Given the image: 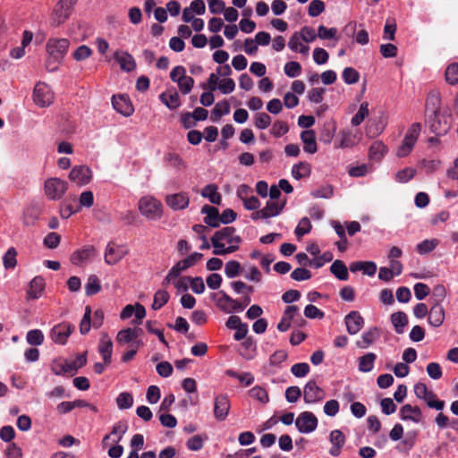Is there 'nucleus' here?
Here are the masks:
<instances>
[{"instance_id":"nucleus-1","label":"nucleus","mask_w":458,"mask_h":458,"mask_svg":"<svg viewBox=\"0 0 458 458\" xmlns=\"http://www.w3.org/2000/svg\"><path fill=\"white\" fill-rule=\"evenodd\" d=\"M440 105L441 98L439 92H429L426 99V112L428 116L430 130L437 135L445 134L450 128L446 121L443 123L440 121Z\"/></svg>"},{"instance_id":"nucleus-59","label":"nucleus","mask_w":458,"mask_h":458,"mask_svg":"<svg viewBox=\"0 0 458 458\" xmlns=\"http://www.w3.org/2000/svg\"><path fill=\"white\" fill-rule=\"evenodd\" d=\"M342 76L343 80L346 84H354L358 82L360 79L359 72L352 67L345 68L343 72Z\"/></svg>"},{"instance_id":"nucleus-58","label":"nucleus","mask_w":458,"mask_h":458,"mask_svg":"<svg viewBox=\"0 0 458 458\" xmlns=\"http://www.w3.org/2000/svg\"><path fill=\"white\" fill-rule=\"evenodd\" d=\"M242 270L241 264L236 260H230L225 264V273L227 277L233 278L237 276Z\"/></svg>"},{"instance_id":"nucleus-15","label":"nucleus","mask_w":458,"mask_h":458,"mask_svg":"<svg viewBox=\"0 0 458 458\" xmlns=\"http://www.w3.org/2000/svg\"><path fill=\"white\" fill-rule=\"evenodd\" d=\"M344 322L350 335L357 334L364 326V319L358 311H351L345 316Z\"/></svg>"},{"instance_id":"nucleus-48","label":"nucleus","mask_w":458,"mask_h":458,"mask_svg":"<svg viewBox=\"0 0 458 458\" xmlns=\"http://www.w3.org/2000/svg\"><path fill=\"white\" fill-rule=\"evenodd\" d=\"M372 170V165L368 164H361L348 168V174L352 177H362L368 174Z\"/></svg>"},{"instance_id":"nucleus-49","label":"nucleus","mask_w":458,"mask_h":458,"mask_svg":"<svg viewBox=\"0 0 458 458\" xmlns=\"http://www.w3.org/2000/svg\"><path fill=\"white\" fill-rule=\"evenodd\" d=\"M17 251L13 247L8 249L3 257V263L6 269L14 268L17 265Z\"/></svg>"},{"instance_id":"nucleus-2","label":"nucleus","mask_w":458,"mask_h":458,"mask_svg":"<svg viewBox=\"0 0 458 458\" xmlns=\"http://www.w3.org/2000/svg\"><path fill=\"white\" fill-rule=\"evenodd\" d=\"M70 46L67 38H50L46 44L47 58L46 69L48 72H55L62 64Z\"/></svg>"},{"instance_id":"nucleus-19","label":"nucleus","mask_w":458,"mask_h":458,"mask_svg":"<svg viewBox=\"0 0 458 458\" xmlns=\"http://www.w3.org/2000/svg\"><path fill=\"white\" fill-rule=\"evenodd\" d=\"M114 108L124 116H130L133 112L132 105L128 98L124 96H114L112 98Z\"/></svg>"},{"instance_id":"nucleus-23","label":"nucleus","mask_w":458,"mask_h":458,"mask_svg":"<svg viewBox=\"0 0 458 458\" xmlns=\"http://www.w3.org/2000/svg\"><path fill=\"white\" fill-rule=\"evenodd\" d=\"M428 323L435 327H440L445 320V310L439 303L434 304L429 312L428 318Z\"/></svg>"},{"instance_id":"nucleus-47","label":"nucleus","mask_w":458,"mask_h":458,"mask_svg":"<svg viewBox=\"0 0 458 458\" xmlns=\"http://www.w3.org/2000/svg\"><path fill=\"white\" fill-rule=\"evenodd\" d=\"M369 115V104L367 102L361 103L358 112L352 118L351 123L352 126L360 125L365 118Z\"/></svg>"},{"instance_id":"nucleus-31","label":"nucleus","mask_w":458,"mask_h":458,"mask_svg":"<svg viewBox=\"0 0 458 458\" xmlns=\"http://www.w3.org/2000/svg\"><path fill=\"white\" fill-rule=\"evenodd\" d=\"M330 271L339 280L346 281L349 277L347 267L342 260H335L330 267Z\"/></svg>"},{"instance_id":"nucleus-36","label":"nucleus","mask_w":458,"mask_h":458,"mask_svg":"<svg viewBox=\"0 0 458 458\" xmlns=\"http://www.w3.org/2000/svg\"><path fill=\"white\" fill-rule=\"evenodd\" d=\"M377 356L373 352H369L359 358V369L362 372H369L374 368V362Z\"/></svg>"},{"instance_id":"nucleus-29","label":"nucleus","mask_w":458,"mask_h":458,"mask_svg":"<svg viewBox=\"0 0 458 458\" xmlns=\"http://www.w3.org/2000/svg\"><path fill=\"white\" fill-rule=\"evenodd\" d=\"M387 152V147L379 140L371 144L369 149V157L374 161H380Z\"/></svg>"},{"instance_id":"nucleus-43","label":"nucleus","mask_w":458,"mask_h":458,"mask_svg":"<svg viewBox=\"0 0 458 458\" xmlns=\"http://www.w3.org/2000/svg\"><path fill=\"white\" fill-rule=\"evenodd\" d=\"M429 408L436 409L437 411H442L445 407V402L442 400H437V394L428 390L425 397L423 399Z\"/></svg>"},{"instance_id":"nucleus-24","label":"nucleus","mask_w":458,"mask_h":458,"mask_svg":"<svg viewBox=\"0 0 458 458\" xmlns=\"http://www.w3.org/2000/svg\"><path fill=\"white\" fill-rule=\"evenodd\" d=\"M159 98L171 110L178 108L181 105L179 94L174 89L163 92Z\"/></svg>"},{"instance_id":"nucleus-60","label":"nucleus","mask_w":458,"mask_h":458,"mask_svg":"<svg viewBox=\"0 0 458 458\" xmlns=\"http://www.w3.org/2000/svg\"><path fill=\"white\" fill-rule=\"evenodd\" d=\"M325 11V4L321 0H312L310 3L308 13L310 17H317Z\"/></svg>"},{"instance_id":"nucleus-25","label":"nucleus","mask_w":458,"mask_h":458,"mask_svg":"<svg viewBox=\"0 0 458 458\" xmlns=\"http://www.w3.org/2000/svg\"><path fill=\"white\" fill-rule=\"evenodd\" d=\"M114 58L120 64L122 70L131 72L136 68V63L133 56L127 52H115Z\"/></svg>"},{"instance_id":"nucleus-40","label":"nucleus","mask_w":458,"mask_h":458,"mask_svg":"<svg viewBox=\"0 0 458 458\" xmlns=\"http://www.w3.org/2000/svg\"><path fill=\"white\" fill-rule=\"evenodd\" d=\"M128 425L126 422L119 421L115 423L111 430V435L114 437L112 438V442L118 444L123 439V437L126 433Z\"/></svg>"},{"instance_id":"nucleus-33","label":"nucleus","mask_w":458,"mask_h":458,"mask_svg":"<svg viewBox=\"0 0 458 458\" xmlns=\"http://www.w3.org/2000/svg\"><path fill=\"white\" fill-rule=\"evenodd\" d=\"M391 321L394 327L395 332L397 334H403L404 327L408 324V317L404 312L398 311L391 315Z\"/></svg>"},{"instance_id":"nucleus-51","label":"nucleus","mask_w":458,"mask_h":458,"mask_svg":"<svg viewBox=\"0 0 458 458\" xmlns=\"http://www.w3.org/2000/svg\"><path fill=\"white\" fill-rule=\"evenodd\" d=\"M213 254L216 256H224L229 253H233L239 249L238 245H229L225 247V242L216 241V244L213 245Z\"/></svg>"},{"instance_id":"nucleus-63","label":"nucleus","mask_w":458,"mask_h":458,"mask_svg":"<svg viewBox=\"0 0 458 458\" xmlns=\"http://www.w3.org/2000/svg\"><path fill=\"white\" fill-rule=\"evenodd\" d=\"M310 370V365L306 362L293 364L291 368V372L296 377H303L309 374Z\"/></svg>"},{"instance_id":"nucleus-12","label":"nucleus","mask_w":458,"mask_h":458,"mask_svg":"<svg viewBox=\"0 0 458 458\" xmlns=\"http://www.w3.org/2000/svg\"><path fill=\"white\" fill-rule=\"evenodd\" d=\"M91 178L92 172L87 165H75L69 174L70 181L79 186L88 184L91 181Z\"/></svg>"},{"instance_id":"nucleus-13","label":"nucleus","mask_w":458,"mask_h":458,"mask_svg":"<svg viewBox=\"0 0 458 458\" xmlns=\"http://www.w3.org/2000/svg\"><path fill=\"white\" fill-rule=\"evenodd\" d=\"M220 298L217 300V306L224 311L229 313L233 311H242L245 309V305H242L240 301L230 297L224 291H220Z\"/></svg>"},{"instance_id":"nucleus-14","label":"nucleus","mask_w":458,"mask_h":458,"mask_svg":"<svg viewBox=\"0 0 458 458\" xmlns=\"http://www.w3.org/2000/svg\"><path fill=\"white\" fill-rule=\"evenodd\" d=\"M97 255V250L92 245L83 246L81 249L75 250L71 256V262L73 265L80 266L85 262L91 260Z\"/></svg>"},{"instance_id":"nucleus-16","label":"nucleus","mask_w":458,"mask_h":458,"mask_svg":"<svg viewBox=\"0 0 458 458\" xmlns=\"http://www.w3.org/2000/svg\"><path fill=\"white\" fill-rule=\"evenodd\" d=\"M190 198L185 192H179L165 197V203L174 210L184 209L189 206Z\"/></svg>"},{"instance_id":"nucleus-10","label":"nucleus","mask_w":458,"mask_h":458,"mask_svg":"<svg viewBox=\"0 0 458 458\" xmlns=\"http://www.w3.org/2000/svg\"><path fill=\"white\" fill-rule=\"evenodd\" d=\"M231 403L225 394H217L214 399V417L219 421H224L230 411Z\"/></svg>"},{"instance_id":"nucleus-17","label":"nucleus","mask_w":458,"mask_h":458,"mask_svg":"<svg viewBox=\"0 0 458 458\" xmlns=\"http://www.w3.org/2000/svg\"><path fill=\"white\" fill-rule=\"evenodd\" d=\"M98 352L101 354L105 364L109 365L112 360L113 342L106 335H103L98 344Z\"/></svg>"},{"instance_id":"nucleus-37","label":"nucleus","mask_w":458,"mask_h":458,"mask_svg":"<svg viewBox=\"0 0 458 458\" xmlns=\"http://www.w3.org/2000/svg\"><path fill=\"white\" fill-rule=\"evenodd\" d=\"M51 370L55 375L71 374L69 362L62 359H55L51 363Z\"/></svg>"},{"instance_id":"nucleus-38","label":"nucleus","mask_w":458,"mask_h":458,"mask_svg":"<svg viewBox=\"0 0 458 458\" xmlns=\"http://www.w3.org/2000/svg\"><path fill=\"white\" fill-rule=\"evenodd\" d=\"M336 130V123L335 122H327L324 123L320 132V140L326 143L331 142Z\"/></svg>"},{"instance_id":"nucleus-44","label":"nucleus","mask_w":458,"mask_h":458,"mask_svg":"<svg viewBox=\"0 0 458 458\" xmlns=\"http://www.w3.org/2000/svg\"><path fill=\"white\" fill-rule=\"evenodd\" d=\"M445 77L450 85L458 84V63H452L446 67Z\"/></svg>"},{"instance_id":"nucleus-4","label":"nucleus","mask_w":458,"mask_h":458,"mask_svg":"<svg viewBox=\"0 0 458 458\" xmlns=\"http://www.w3.org/2000/svg\"><path fill=\"white\" fill-rule=\"evenodd\" d=\"M32 99L34 104L40 107H47L55 100V93L48 84L44 81H38L32 91Z\"/></svg>"},{"instance_id":"nucleus-54","label":"nucleus","mask_w":458,"mask_h":458,"mask_svg":"<svg viewBox=\"0 0 458 458\" xmlns=\"http://www.w3.org/2000/svg\"><path fill=\"white\" fill-rule=\"evenodd\" d=\"M91 325V308L89 306H86L83 318L80 323L81 334L86 335L89 331Z\"/></svg>"},{"instance_id":"nucleus-57","label":"nucleus","mask_w":458,"mask_h":458,"mask_svg":"<svg viewBox=\"0 0 458 458\" xmlns=\"http://www.w3.org/2000/svg\"><path fill=\"white\" fill-rule=\"evenodd\" d=\"M116 341L120 344H125L129 343L133 344L137 340L134 338L132 331H131V327H127L118 332L116 335Z\"/></svg>"},{"instance_id":"nucleus-11","label":"nucleus","mask_w":458,"mask_h":458,"mask_svg":"<svg viewBox=\"0 0 458 458\" xmlns=\"http://www.w3.org/2000/svg\"><path fill=\"white\" fill-rule=\"evenodd\" d=\"M216 241L221 242H226L230 245H238L242 242L240 236L235 235V228L232 226H226L221 230L216 231L211 237L212 245L216 244Z\"/></svg>"},{"instance_id":"nucleus-26","label":"nucleus","mask_w":458,"mask_h":458,"mask_svg":"<svg viewBox=\"0 0 458 458\" xmlns=\"http://www.w3.org/2000/svg\"><path fill=\"white\" fill-rule=\"evenodd\" d=\"M45 280L42 276H35L30 283L27 292L28 299H38L45 289Z\"/></svg>"},{"instance_id":"nucleus-3","label":"nucleus","mask_w":458,"mask_h":458,"mask_svg":"<svg viewBox=\"0 0 458 458\" xmlns=\"http://www.w3.org/2000/svg\"><path fill=\"white\" fill-rule=\"evenodd\" d=\"M139 210L142 216L150 220H158L163 216L162 203L150 196H145L140 199Z\"/></svg>"},{"instance_id":"nucleus-56","label":"nucleus","mask_w":458,"mask_h":458,"mask_svg":"<svg viewBox=\"0 0 458 458\" xmlns=\"http://www.w3.org/2000/svg\"><path fill=\"white\" fill-rule=\"evenodd\" d=\"M26 340L31 345H41L44 342V335L39 329L30 330L27 333Z\"/></svg>"},{"instance_id":"nucleus-55","label":"nucleus","mask_w":458,"mask_h":458,"mask_svg":"<svg viewBox=\"0 0 458 458\" xmlns=\"http://www.w3.org/2000/svg\"><path fill=\"white\" fill-rule=\"evenodd\" d=\"M420 131H421L420 123H412L410 126V128L408 129V131L404 136V140H406L409 142L415 145V143L420 136Z\"/></svg>"},{"instance_id":"nucleus-35","label":"nucleus","mask_w":458,"mask_h":458,"mask_svg":"<svg viewBox=\"0 0 458 458\" xmlns=\"http://www.w3.org/2000/svg\"><path fill=\"white\" fill-rule=\"evenodd\" d=\"M378 337V329L377 327H372L362 334L361 340L358 342L357 344L359 347L365 349L371 345Z\"/></svg>"},{"instance_id":"nucleus-50","label":"nucleus","mask_w":458,"mask_h":458,"mask_svg":"<svg viewBox=\"0 0 458 458\" xmlns=\"http://www.w3.org/2000/svg\"><path fill=\"white\" fill-rule=\"evenodd\" d=\"M101 290L100 283L97 276H90L85 285L86 294L90 296L98 293Z\"/></svg>"},{"instance_id":"nucleus-8","label":"nucleus","mask_w":458,"mask_h":458,"mask_svg":"<svg viewBox=\"0 0 458 458\" xmlns=\"http://www.w3.org/2000/svg\"><path fill=\"white\" fill-rule=\"evenodd\" d=\"M325 396V390L318 386L315 380H309L304 386L303 400L306 403H318L322 401Z\"/></svg>"},{"instance_id":"nucleus-20","label":"nucleus","mask_w":458,"mask_h":458,"mask_svg":"<svg viewBox=\"0 0 458 458\" xmlns=\"http://www.w3.org/2000/svg\"><path fill=\"white\" fill-rule=\"evenodd\" d=\"M339 142H335V148H352L360 141V137L357 133L351 131L350 130H343L340 132Z\"/></svg>"},{"instance_id":"nucleus-62","label":"nucleus","mask_w":458,"mask_h":458,"mask_svg":"<svg viewBox=\"0 0 458 458\" xmlns=\"http://www.w3.org/2000/svg\"><path fill=\"white\" fill-rule=\"evenodd\" d=\"M165 160L169 165L178 169L184 168L186 166L183 159L176 153H168L165 157Z\"/></svg>"},{"instance_id":"nucleus-34","label":"nucleus","mask_w":458,"mask_h":458,"mask_svg":"<svg viewBox=\"0 0 458 458\" xmlns=\"http://www.w3.org/2000/svg\"><path fill=\"white\" fill-rule=\"evenodd\" d=\"M201 195L204 198H208V200L216 205H220L222 201L221 194L217 191V186L215 184H208L201 191Z\"/></svg>"},{"instance_id":"nucleus-22","label":"nucleus","mask_w":458,"mask_h":458,"mask_svg":"<svg viewBox=\"0 0 458 458\" xmlns=\"http://www.w3.org/2000/svg\"><path fill=\"white\" fill-rule=\"evenodd\" d=\"M330 442L333 446L329 450V454L332 456H338L341 454V450L345 443L344 435L341 430L335 429L330 433Z\"/></svg>"},{"instance_id":"nucleus-5","label":"nucleus","mask_w":458,"mask_h":458,"mask_svg":"<svg viewBox=\"0 0 458 458\" xmlns=\"http://www.w3.org/2000/svg\"><path fill=\"white\" fill-rule=\"evenodd\" d=\"M77 0H59L53 8L51 25L58 27L69 19Z\"/></svg>"},{"instance_id":"nucleus-52","label":"nucleus","mask_w":458,"mask_h":458,"mask_svg":"<svg viewBox=\"0 0 458 458\" xmlns=\"http://www.w3.org/2000/svg\"><path fill=\"white\" fill-rule=\"evenodd\" d=\"M176 83L178 85L179 90L182 94L186 95V94L190 93L191 90L192 89L193 85H194V80L191 77L187 76L185 74V75H183V77L179 78L177 80Z\"/></svg>"},{"instance_id":"nucleus-27","label":"nucleus","mask_w":458,"mask_h":458,"mask_svg":"<svg viewBox=\"0 0 458 458\" xmlns=\"http://www.w3.org/2000/svg\"><path fill=\"white\" fill-rule=\"evenodd\" d=\"M201 212L206 214L204 222L212 227H218L220 224V215L218 209L215 207L205 205L203 206Z\"/></svg>"},{"instance_id":"nucleus-7","label":"nucleus","mask_w":458,"mask_h":458,"mask_svg":"<svg viewBox=\"0 0 458 458\" xmlns=\"http://www.w3.org/2000/svg\"><path fill=\"white\" fill-rule=\"evenodd\" d=\"M74 330L75 327L72 323L64 321L53 327L50 338L55 344L64 345Z\"/></svg>"},{"instance_id":"nucleus-28","label":"nucleus","mask_w":458,"mask_h":458,"mask_svg":"<svg viewBox=\"0 0 458 458\" xmlns=\"http://www.w3.org/2000/svg\"><path fill=\"white\" fill-rule=\"evenodd\" d=\"M123 252L113 242H109L105 252V261L108 265L116 264L123 257Z\"/></svg>"},{"instance_id":"nucleus-6","label":"nucleus","mask_w":458,"mask_h":458,"mask_svg":"<svg viewBox=\"0 0 458 458\" xmlns=\"http://www.w3.org/2000/svg\"><path fill=\"white\" fill-rule=\"evenodd\" d=\"M68 190V182L57 177L48 178L45 181L44 191L47 199H61Z\"/></svg>"},{"instance_id":"nucleus-41","label":"nucleus","mask_w":458,"mask_h":458,"mask_svg":"<svg viewBox=\"0 0 458 458\" xmlns=\"http://www.w3.org/2000/svg\"><path fill=\"white\" fill-rule=\"evenodd\" d=\"M170 295L165 290H158L154 295L152 309L157 310L165 305L169 301Z\"/></svg>"},{"instance_id":"nucleus-64","label":"nucleus","mask_w":458,"mask_h":458,"mask_svg":"<svg viewBox=\"0 0 458 458\" xmlns=\"http://www.w3.org/2000/svg\"><path fill=\"white\" fill-rule=\"evenodd\" d=\"M311 224L309 218L303 217L295 228V234L298 238L309 233L311 230Z\"/></svg>"},{"instance_id":"nucleus-45","label":"nucleus","mask_w":458,"mask_h":458,"mask_svg":"<svg viewBox=\"0 0 458 458\" xmlns=\"http://www.w3.org/2000/svg\"><path fill=\"white\" fill-rule=\"evenodd\" d=\"M288 352L284 350H277L269 357V366L274 368H280L282 363L286 360Z\"/></svg>"},{"instance_id":"nucleus-46","label":"nucleus","mask_w":458,"mask_h":458,"mask_svg":"<svg viewBox=\"0 0 458 458\" xmlns=\"http://www.w3.org/2000/svg\"><path fill=\"white\" fill-rule=\"evenodd\" d=\"M249 394L251 398L260 402L261 403H267L269 401L267 390L259 386L252 387L249 391Z\"/></svg>"},{"instance_id":"nucleus-32","label":"nucleus","mask_w":458,"mask_h":458,"mask_svg":"<svg viewBox=\"0 0 458 458\" xmlns=\"http://www.w3.org/2000/svg\"><path fill=\"white\" fill-rule=\"evenodd\" d=\"M310 173L311 165L308 162H299L294 165L292 169V174L297 180L309 177Z\"/></svg>"},{"instance_id":"nucleus-61","label":"nucleus","mask_w":458,"mask_h":458,"mask_svg":"<svg viewBox=\"0 0 458 458\" xmlns=\"http://www.w3.org/2000/svg\"><path fill=\"white\" fill-rule=\"evenodd\" d=\"M284 72L288 77L295 78L301 74V66L298 62H288L284 65Z\"/></svg>"},{"instance_id":"nucleus-42","label":"nucleus","mask_w":458,"mask_h":458,"mask_svg":"<svg viewBox=\"0 0 458 458\" xmlns=\"http://www.w3.org/2000/svg\"><path fill=\"white\" fill-rule=\"evenodd\" d=\"M285 203H279L276 200H268L266 204V207L263 208L265 213L267 215V217H272L279 215L281 211L284 209Z\"/></svg>"},{"instance_id":"nucleus-9","label":"nucleus","mask_w":458,"mask_h":458,"mask_svg":"<svg viewBox=\"0 0 458 458\" xmlns=\"http://www.w3.org/2000/svg\"><path fill=\"white\" fill-rule=\"evenodd\" d=\"M295 426L301 433L309 434L318 427V419L310 411H303L295 420Z\"/></svg>"},{"instance_id":"nucleus-53","label":"nucleus","mask_w":458,"mask_h":458,"mask_svg":"<svg viewBox=\"0 0 458 458\" xmlns=\"http://www.w3.org/2000/svg\"><path fill=\"white\" fill-rule=\"evenodd\" d=\"M116 403L118 408L121 410L129 409L133 404V397L131 394L128 392H123L117 396Z\"/></svg>"},{"instance_id":"nucleus-39","label":"nucleus","mask_w":458,"mask_h":458,"mask_svg":"<svg viewBox=\"0 0 458 458\" xmlns=\"http://www.w3.org/2000/svg\"><path fill=\"white\" fill-rule=\"evenodd\" d=\"M230 106L226 100L217 102L212 110L211 119L212 121H217L223 115L229 114Z\"/></svg>"},{"instance_id":"nucleus-18","label":"nucleus","mask_w":458,"mask_h":458,"mask_svg":"<svg viewBox=\"0 0 458 458\" xmlns=\"http://www.w3.org/2000/svg\"><path fill=\"white\" fill-rule=\"evenodd\" d=\"M400 417L403 420H411L419 423L421 420L422 412L418 406L404 404L400 410Z\"/></svg>"},{"instance_id":"nucleus-21","label":"nucleus","mask_w":458,"mask_h":458,"mask_svg":"<svg viewBox=\"0 0 458 458\" xmlns=\"http://www.w3.org/2000/svg\"><path fill=\"white\" fill-rule=\"evenodd\" d=\"M303 143V150L309 154H314L318 150L316 133L313 130H306L301 133Z\"/></svg>"},{"instance_id":"nucleus-30","label":"nucleus","mask_w":458,"mask_h":458,"mask_svg":"<svg viewBox=\"0 0 458 458\" xmlns=\"http://www.w3.org/2000/svg\"><path fill=\"white\" fill-rule=\"evenodd\" d=\"M240 354L246 360H251L256 354V343L252 337H247L241 344Z\"/></svg>"}]
</instances>
